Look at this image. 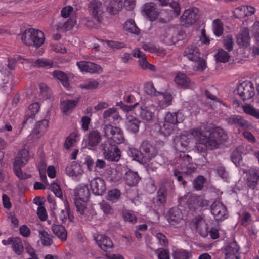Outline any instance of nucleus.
I'll list each match as a JSON object with an SVG mask.
<instances>
[{
	"label": "nucleus",
	"mask_w": 259,
	"mask_h": 259,
	"mask_svg": "<svg viewBox=\"0 0 259 259\" xmlns=\"http://www.w3.org/2000/svg\"><path fill=\"white\" fill-rule=\"evenodd\" d=\"M190 134L199 138L195 147L200 152L217 149L228 139L225 131L219 126L213 128L208 135H203L199 128L191 130Z\"/></svg>",
	"instance_id": "obj_1"
},
{
	"label": "nucleus",
	"mask_w": 259,
	"mask_h": 259,
	"mask_svg": "<svg viewBox=\"0 0 259 259\" xmlns=\"http://www.w3.org/2000/svg\"><path fill=\"white\" fill-rule=\"evenodd\" d=\"M174 163L179 165L178 167L182 171L178 169H175L173 170V176L178 181L182 182L183 187H185L187 182L184 179L183 175L190 176L195 173L196 170L195 165L192 163V158L188 154H181L176 156Z\"/></svg>",
	"instance_id": "obj_2"
},
{
	"label": "nucleus",
	"mask_w": 259,
	"mask_h": 259,
	"mask_svg": "<svg viewBox=\"0 0 259 259\" xmlns=\"http://www.w3.org/2000/svg\"><path fill=\"white\" fill-rule=\"evenodd\" d=\"M21 39L27 46L39 47L43 44L45 36L41 31L31 28L24 31L22 34Z\"/></svg>",
	"instance_id": "obj_3"
},
{
	"label": "nucleus",
	"mask_w": 259,
	"mask_h": 259,
	"mask_svg": "<svg viewBox=\"0 0 259 259\" xmlns=\"http://www.w3.org/2000/svg\"><path fill=\"white\" fill-rule=\"evenodd\" d=\"M29 160V153L26 149H22L18 151L14 158L13 169L16 175L21 179L30 177V175L23 173L21 168L26 164Z\"/></svg>",
	"instance_id": "obj_4"
},
{
	"label": "nucleus",
	"mask_w": 259,
	"mask_h": 259,
	"mask_svg": "<svg viewBox=\"0 0 259 259\" xmlns=\"http://www.w3.org/2000/svg\"><path fill=\"white\" fill-rule=\"evenodd\" d=\"M184 56L189 60L197 63L196 70L203 71L206 68V61L200 57V52L196 46L191 45L186 47L184 52Z\"/></svg>",
	"instance_id": "obj_5"
},
{
	"label": "nucleus",
	"mask_w": 259,
	"mask_h": 259,
	"mask_svg": "<svg viewBox=\"0 0 259 259\" xmlns=\"http://www.w3.org/2000/svg\"><path fill=\"white\" fill-rule=\"evenodd\" d=\"M103 132L105 137L112 140L117 144H121L125 141L121 128L118 126H113L110 123L106 124V121L103 122Z\"/></svg>",
	"instance_id": "obj_6"
},
{
	"label": "nucleus",
	"mask_w": 259,
	"mask_h": 259,
	"mask_svg": "<svg viewBox=\"0 0 259 259\" xmlns=\"http://www.w3.org/2000/svg\"><path fill=\"white\" fill-rule=\"evenodd\" d=\"M105 158L110 161L117 162L120 159L121 152L119 148L109 141L101 144Z\"/></svg>",
	"instance_id": "obj_7"
},
{
	"label": "nucleus",
	"mask_w": 259,
	"mask_h": 259,
	"mask_svg": "<svg viewBox=\"0 0 259 259\" xmlns=\"http://www.w3.org/2000/svg\"><path fill=\"white\" fill-rule=\"evenodd\" d=\"M140 155L142 156L141 162H146V160H150L154 158L157 154V151L150 141L144 140L140 147Z\"/></svg>",
	"instance_id": "obj_8"
},
{
	"label": "nucleus",
	"mask_w": 259,
	"mask_h": 259,
	"mask_svg": "<svg viewBox=\"0 0 259 259\" xmlns=\"http://www.w3.org/2000/svg\"><path fill=\"white\" fill-rule=\"evenodd\" d=\"M237 93L244 101L252 98L255 95V88L253 84L249 81L240 83L237 87Z\"/></svg>",
	"instance_id": "obj_9"
},
{
	"label": "nucleus",
	"mask_w": 259,
	"mask_h": 259,
	"mask_svg": "<svg viewBox=\"0 0 259 259\" xmlns=\"http://www.w3.org/2000/svg\"><path fill=\"white\" fill-rule=\"evenodd\" d=\"M89 8L94 20L100 23L104 12L102 3L98 0H94L90 3Z\"/></svg>",
	"instance_id": "obj_10"
},
{
	"label": "nucleus",
	"mask_w": 259,
	"mask_h": 259,
	"mask_svg": "<svg viewBox=\"0 0 259 259\" xmlns=\"http://www.w3.org/2000/svg\"><path fill=\"white\" fill-rule=\"evenodd\" d=\"M211 211L216 220L222 221L227 217L226 207L219 201H215L211 204Z\"/></svg>",
	"instance_id": "obj_11"
},
{
	"label": "nucleus",
	"mask_w": 259,
	"mask_h": 259,
	"mask_svg": "<svg viewBox=\"0 0 259 259\" xmlns=\"http://www.w3.org/2000/svg\"><path fill=\"white\" fill-rule=\"evenodd\" d=\"M190 141V138L188 135H182L180 136H176L174 139V147L175 149L182 152L181 154H185V151L187 150V147ZM181 153L177 156H179Z\"/></svg>",
	"instance_id": "obj_12"
},
{
	"label": "nucleus",
	"mask_w": 259,
	"mask_h": 259,
	"mask_svg": "<svg viewBox=\"0 0 259 259\" xmlns=\"http://www.w3.org/2000/svg\"><path fill=\"white\" fill-rule=\"evenodd\" d=\"M244 173H247V184L248 186L254 189L259 181V169L250 168L248 171L243 170Z\"/></svg>",
	"instance_id": "obj_13"
},
{
	"label": "nucleus",
	"mask_w": 259,
	"mask_h": 259,
	"mask_svg": "<svg viewBox=\"0 0 259 259\" xmlns=\"http://www.w3.org/2000/svg\"><path fill=\"white\" fill-rule=\"evenodd\" d=\"M199 10L197 8H193L185 11L181 17V20L185 24L192 25L198 18Z\"/></svg>",
	"instance_id": "obj_14"
},
{
	"label": "nucleus",
	"mask_w": 259,
	"mask_h": 259,
	"mask_svg": "<svg viewBox=\"0 0 259 259\" xmlns=\"http://www.w3.org/2000/svg\"><path fill=\"white\" fill-rule=\"evenodd\" d=\"M91 189L95 195H103L106 189L104 181L101 178L97 177L93 179L90 182Z\"/></svg>",
	"instance_id": "obj_15"
},
{
	"label": "nucleus",
	"mask_w": 259,
	"mask_h": 259,
	"mask_svg": "<svg viewBox=\"0 0 259 259\" xmlns=\"http://www.w3.org/2000/svg\"><path fill=\"white\" fill-rule=\"evenodd\" d=\"M174 81L178 87L183 89H190L194 87V83L184 73L178 72L175 77Z\"/></svg>",
	"instance_id": "obj_16"
},
{
	"label": "nucleus",
	"mask_w": 259,
	"mask_h": 259,
	"mask_svg": "<svg viewBox=\"0 0 259 259\" xmlns=\"http://www.w3.org/2000/svg\"><path fill=\"white\" fill-rule=\"evenodd\" d=\"M170 188V185L168 183H163L160 185L155 202L158 206H162L166 203L167 192Z\"/></svg>",
	"instance_id": "obj_17"
},
{
	"label": "nucleus",
	"mask_w": 259,
	"mask_h": 259,
	"mask_svg": "<svg viewBox=\"0 0 259 259\" xmlns=\"http://www.w3.org/2000/svg\"><path fill=\"white\" fill-rule=\"evenodd\" d=\"M95 239L99 247L104 251H107L113 247L114 244L112 241L107 236L99 234L95 237Z\"/></svg>",
	"instance_id": "obj_18"
},
{
	"label": "nucleus",
	"mask_w": 259,
	"mask_h": 259,
	"mask_svg": "<svg viewBox=\"0 0 259 259\" xmlns=\"http://www.w3.org/2000/svg\"><path fill=\"white\" fill-rule=\"evenodd\" d=\"M75 204L76 205L77 212L81 219L88 220L92 218V211L86 206L84 202L76 200L75 201Z\"/></svg>",
	"instance_id": "obj_19"
},
{
	"label": "nucleus",
	"mask_w": 259,
	"mask_h": 259,
	"mask_svg": "<svg viewBox=\"0 0 259 259\" xmlns=\"http://www.w3.org/2000/svg\"><path fill=\"white\" fill-rule=\"evenodd\" d=\"M77 65L81 71L91 73L99 72L101 69L100 66L91 62L81 61L78 62Z\"/></svg>",
	"instance_id": "obj_20"
},
{
	"label": "nucleus",
	"mask_w": 259,
	"mask_h": 259,
	"mask_svg": "<svg viewBox=\"0 0 259 259\" xmlns=\"http://www.w3.org/2000/svg\"><path fill=\"white\" fill-rule=\"evenodd\" d=\"M167 218L168 222L172 225H176L183 220V214L181 210L177 207H173L171 208L167 214Z\"/></svg>",
	"instance_id": "obj_21"
},
{
	"label": "nucleus",
	"mask_w": 259,
	"mask_h": 259,
	"mask_svg": "<svg viewBox=\"0 0 259 259\" xmlns=\"http://www.w3.org/2000/svg\"><path fill=\"white\" fill-rule=\"evenodd\" d=\"M140 121L133 115H127L125 121L126 128L129 132L136 134L138 132Z\"/></svg>",
	"instance_id": "obj_22"
},
{
	"label": "nucleus",
	"mask_w": 259,
	"mask_h": 259,
	"mask_svg": "<svg viewBox=\"0 0 259 259\" xmlns=\"http://www.w3.org/2000/svg\"><path fill=\"white\" fill-rule=\"evenodd\" d=\"M226 121L229 125H235L242 128H248L249 126V122L239 115H232L226 118Z\"/></svg>",
	"instance_id": "obj_23"
},
{
	"label": "nucleus",
	"mask_w": 259,
	"mask_h": 259,
	"mask_svg": "<svg viewBox=\"0 0 259 259\" xmlns=\"http://www.w3.org/2000/svg\"><path fill=\"white\" fill-rule=\"evenodd\" d=\"M143 11L150 21H154L158 16V11L153 3H147L143 7Z\"/></svg>",
	"instance_id": "obj_24"
},
{
	"label": "nucleus",
	"mask_w": 259,
	"mask_h": 259,
	"mask_svg": "<svg viewBox=\"0 0 259 259\" xmlns=\"http://www.w3.org/2000/svg\"><path fill=\"white\" fill-rule=\"evenodd\" d=\"M249 31L247 28H242L237 35V41L239 45L247 47L250 44Z\"/></svg>",
	"instance_id": "obj_25"
},
{
	"label": "nucleus",
	"mask_w": 259,
	"mask_h": 259,
	"mask_svg": "<svg viewBox=\"0 0 259 259\" xmlns=\"http://www.w3.org/2000/svg\"><path fill=\"white\" fill-rule=\"evenodd\" d=\"M155 107L153 105L142 107L141 108L140 116L143 120L150 121L155 116Z\"/></svg>",
	"instance_id": "obj_26"
},
{
	"label": "nucleus",
	"mask_w": 259,
	"mask_h": 259,
	"mask_svg": "<svg viewBox=\"0 0 259 259\" xmlns=\"http://www.w3.org/2000/svg\"><path fill=\"white\" fill-rule=\"evenodd\" d=\"M40 108L39 104L35 102L31 104L27 111L26 118L23 121V124H26L28 122H32L35 114L38 112Z\"/></svg>",
	"instance_id": "obj_27"
},
{
	"label": "nucleus",
	"mask_w": 259,
	"mask_h": 259,
	"mask_svg": "<svg viewBox=\"0 0 259 259\" xmlns=\"http://www.w3.org/2000/svg\"><path fill=\"white\" fill-rule=\"evenodd\" d=\"M90 191L87 186H83L77 189L75 192L76 200L85 202L88 201L90 196Z\"/></svg>",
	"instance_id": "obj_28"
},
{
	"label": "nucleus",
	"mask_w": 259,
	"mask_h": 259,
	"mask_svg": "<svg viewBox=\"0 0 259 259\" xmlns=\"http://www.w3.org/2000/svg\"><path fill=\"white\" fill-rule=\"evenodd\" d=\"M101 138V134L98 130H92L88 134V144L92 147L96 146L100 143Z\"/></svg>",
	"instance_id": "obj_29"
},
{
	"label": "nucleus",
	"mask_w": 259,
	"mask_h": 259,
	"mask_svg": "<svg viewBox=\"0 0 259 259\" xmlns=\"http://www.w3.org/2000/svg\"><path fill=\"white\" fill-rule=\"evenodd\" d=\"M122 6V0H110L107 7V11L111 15H115L121 10Z\"/></svg>",
	"instance_id": "obj_30"
},
{
	"label": "nucleus",
	"mask_w": 259,
	"mask_h": 259,
	"mask_svg": "<svg viewBox=\"0 0 259 259\" xmlns=\"http://www.w3.org/2000/svg\"><path fill=\"white\" fill-rule=\"evenodd\" d=\"M65 209L61 210L58 214L59 219L62 222H65L67 220L72 222L74 219L73 215L71 213L68 203L66 201L64 204Z\"/></svg>",
	"instance_id": "obj_31"
},
{
	"label": "nucleus",
	"mask_w": 259,
	"mask_h": 259,
	"mask_svg": "<svg viewBox=\"0 0 259 259\" xmlns=\"http://www.w3.org/2000/svg\"><path fill=\"white\" fill-rule=\"evenodd\" d=\"M52 230L53 233L62 241H65L66 240L67 231L63 226L54 224L52 226Z\"/></svg>",
	"instance_id": "obj_32"
},
{
	"label": "nucleus",
	"mask_w": 259,
	"mask_h": 259,
	"mask_svg": "<svg viewBox=\"0 0 259 259\" xmlns=\"http://www.w3.org/2000/svg\"><path fill=\"white\" fill-rule=\"evenodd\" d=\"M124 178L126 183L131 186H135L140 180L138 173L131 170L125 174Z\"/></svg>",
	"instance_id": "obj_33"
},
{
	"label": "nucleus",
	"mask_w": 259,
	"mask_h": 259,
	"mask_svg": "<svg viewBox=\"0 0 259 259\" xmlns=\"http://www.w3.org/2000/svg\"><path fill=\"white\" fill-rule=\"evenodd\" d=\"M66 172L70 176L76 177L81 175L83 170L80 165L75 162H73L71 165L66 167Z\"/></svg>",
	"instance_id": "obj_34"
},
{
	"label": "nucleus",
	"mask_w": 259,
	"mask_h": 259,
	"mask_svg": "<svg viewBox=\"0 0 259 259\" xmlns=\"http://www.w3.org/2000/svg\"><path fill=\"white\" fill-rule=\"evenodd\" d=\"M103 117L105 119L111 117L113 121L120 120L122 118L117 111V108L114 107L110 108L105 110L103 113Z\"/></svg>",
	"instance_id": "obj_35"
},
{
	"label": "nucleus",
	"mask_w": 259,
	"mask_h": 259,
	"mask_svg": "<svg viewBox=\"0 0 259 259\" xmlns=\"http://www.w3.org/2000/svg\"><path fill=\"white\" fill-rule=\"evenodd\" d=\"M172 255L174 259H190L191 252L183 249L173 248Z\"/></svg>",
	"instance_id": "obj_36"
},
{
	"label": "nucleus",
	"mask_w": 259,
	"mask_h": 259,
	"mask_svg": "<svg viewBox=\"0 0 259 259\" xmlns=\"http://www.w3.org/2000/svg\"><path fill=\"white\" fill-rule=\"evenodd\" d=\"M78 103L77 100H66L61 104L62 111L65 114H68L72 112Z\"/></svg>",
	"instance_id": "obj_37"
},
{
	"label": "nucleus",
	"mask_w": 259,
	"mask_h": 259,
	"mask_svg": "<svg viewBox=\"0 0 259 259\" xmlns=\"http://www.w3.org/2000/svg\"><path fill=\"white\" fill-rule=\"evenodd\" d=\"M187 199V205L189 210L194 211L198 209V196L193 195L185 196Z\"/></svg>",
	"instance_id": "obj_38"
},
{
	"label": "nucleus",
	"mask_w": 259,
	"mask_h": 259,
	"mask_svg": "<svg viewBox=\"0 0 259 259\" xmlns=\"http://www.w3.org/2000/svg\"><path fill=\"white\" fill-rule=\"evenodd\" d=\"M49 121L48 120L44 119L37 122L33 131V134L39 137V135L44 133L47 130Z\"/></svg>",
	"instance_id": "obj_39"
},
{
	"label": "nucleus",
	"mask_w": 259,
	"mask_h": 259,
	"mask_svg": "<svg viewBox=\"0 0 259 259\" xmlns=\"http://www.w3.org/2000/svg\"><path fill=\"white\" fill-rule=\"evenodd\" d=\"M39 236L41 239L43 245L50 246L53 243V236L45 230L39 231Z\"/></svg>",
	"instance_id": "obj_40"
},
{
	"label": "nucleus",
	"mask_w": 259,
	"mask_h": 259,
	"mask_svg": "<svg viewBox=\"0 0 259 259\" xmlns=\"http://www.w3.org/2000/svg\"><path fill=\"white\" fill-rule=\"evenodd\" d=\"M161 40L168 45H172L177 41V39L173 36V33L170 30L164 31L160 36Z\"/></svg>",
	"instance_id": "obj_41"
},
{
	"label": "nucleus",
	"mask_w": 259,
	"mask_h": 259,
	"mask_svg": "<svg viewBox=\"0 0 259 259\" xmlns=\"http://www.w3.org/2000/svg\"><path fill=\"white\" fill-rule=\"evenodd\" d=\"M232 161L237 167H240L242 164V158L241 152L239 148H236L232 153L231 155Z\"/></svg>",
	"instance_id": "obj_42"
},
{
	"label": "nucleus",
	"mask_w": 259,
	"mask_h": 259,
	"mask_svg": "<svg viewBox=\"0 0 259 259\" xmlns=\"http://www.w3.org/2000/svg\"><path fill=\"white\" fill-rule=\"evenodd\" d=\"M175 125L163 121L160 124V132L164 136H169L174 131Z\"/></svg>",
	"instance_id": "obj_43"
},
{
	"label": "nucleus",
	"mask_w": 259,
	"mask_h": 259,
	"mask_svg": "<svg viewBox=\"0 0 259 259\" xmlns=\"http://www.w3.org/2000/svg\"><path fill=\"white\" fill-rule=\"evenodd\" d=\"M239 247L237 244L236 242L233 241L229 243L225 249V255H234L238 256Z\"/></svg>",
	"instance_id": "obj_44"
},
{
	"label": "nucleus",
	"mask_w": 259,
	"mask_h": 259,
	"mask_svg": "<svg viewBox=\"0 0 259 259\" xmlns=\"http://www.w3.org/2000/svg\"><path fill=\"white\" fill-rule=\"evenodd\" d=\"M215 57L217 62L226 63L229 61L230 56L227 52L222 49H220L215 55Z\"/></svg>",
	"instance_id": "obj_45"
},
{
	"label": "nucleus",
	"mask_w": 259,
	"mask_h": 259,
	"mask_svg": "<svg viewBox=\"0 0 259 259\" xmlns=\"http://www.w3.org/2000/svg\"><path fill=\"white\" fill-rule=\"evenodd\" d=\"M124 27L126 30L132 33L135 34H139L140 33V30L136 26L133 20L130 19L127 21L124 24Z\"/></svg>",
	"instance_id": "obj_46"
},
{
	"label": "nucleus",
	"mask_w": 259,
	"mask_h": 259,
	"mask_svg": "<svg viewBox=\"0 0 259 259\" xmlns=\"http://www.w3.org/2000/svg\"><path fill=\"white\" fill-rule=\"evenodd\" d=\"M181 115L179 112L175 113H167L164 118V121L175 125L180 121L178 119L179 115Z\"/></svg>",
	"instance_id": "obj_47"
},
{
	"label": "nucleus",
	"mask_w": 259,
	"mask_h": 259,
	"mask_svg": "<svg viewBox=\"0 0 259 259\" xmlns=\"http://www.w3.org/2000/svg\"><path fill=\"white\" fill-rule=\"evenodd\" d=\"M54 76L59 80L62 83V85L65 87L69 86V80L66 74L61 71H54Z\"/></svg>",
	"instance_id": "obj_48"
},
{
	"label": "nucleus",
	"mask_w": 259,
	"mask_h": 259,
	"mask_svg": "<svg viewBox=\"0 0 259 259\" xmlns=\"http://www.w3.org/2000/svg\"><path fill=\"white\" fill-rule=\"evenodd\" d=\"M145 91L147 94L151 96H158L163 95V92L156 91L152 82H148L145 84Z\"/></svg>",
	"instance_id": "obj_49"
},
{
	"label": "nucleus",
	"mask_w": 259,
	"mask_h": 259,
	"mask_svg": "<svg viewBox=\"0 0 259 259\" xmlns=\"http://www.w3.org/2000/svg\"><path fill=\"white\" fill-rule=\"evenodd\" d=\"M12 249L14 252L18 255H20L23 253L24 247L20 238H16V240L13 244Z\"/></svg>",
	"instance_id": "obj_50"
},
{
	"label": "nucleus",
	"mask_w": 259,
	"mask_h": 259,
	"mask_svg": "<svg viewBox=\"0 0 259 259\" xmlns=\"http://www.w3.org/2000/svg\"><path fill=\"white\" fill-rule=\"evenodd\" d=\"M243 109L245 113L259 119V109H256L250 104L243 106Z\"/></svg>",
	"instance_id": "obj_51"
},
{
	"label": "nucleus",
	"mask_w": 259,
	"mask_h": 259,
	"mask_svg": "<svg viewBox=\"0 0 259 259\" xmlns=\"http://www.w3.org/2000/svg\"><path fill=\"white\" fill-rule=\"evenodd\" d=\"M213 30L217 36H220L223 33V25L219 19L215 20L213 22Z\"/></svg>",
	"instance_id": "obj_52"
},
{
	"label": "nucleus",
	"mask_w": 259,
	"mask_h": 259,
	"mask_svg": "<svg viewBox=\"0 0 259 259\" xmlns=\"http://www.w3.org/2000/svg\"><path fill=\"white\" fill-rule=\"evenodd\" d=\"M120 192L116 189L109 191L106 196L107 199L112 202H116L120 197Z\"/></svg>",
	"instance_id": "obj_53"
},
{
	"label": "nucleus",
	"mask_w": 259,
	"mask_h": 259,
	"mask_svg": "<svg viewBox=\"0 0 259 259\" xmlns=\"http://www.w3.org/2000/svg\"><path fill=\"white\" fill-rule=\"evenodd\" d=\"M37 198H35L34 199V201H35V203L38 205V209H37V215L39 217V218L41 221H45L46 220L47 215L46 209L45 207L42 206V204L41 202H37Z\"/></svg>",
	"instance_id": "obj_54"
},
{
	"label": "nucleus",
	"mask_w": 259,
	"mask_h": 259,
	"mask_svg": "<svg viewBox=\"0 0 259 259\" xmlns=\"http://www.w3.org/2000/svg\"><path fill=\"white\" fill-rule=\"evenodd\" d=\"M99 83L95 80H89L79 85V87L82 89L93 90L96 89Z\"/></svg>",
	"instance_id": "obj_55"
},
{
	"label": "nucleus",
	"mask_w": 259,
	"mask_h": 259,
	"mask_svg": "<svg viewBox=\"0 0 259 259\" xmlns=\"http://www.w3.org/2000/svg\"><path fill=\"white\" fill-rule=\"evenodd\" d=\"M77 135L75 133H71L66 139L64 143V147L66 149H69L76 142Z\"/></svg>",
	"instance_id": "obj_56"
},
{
	"label": "nucleus",
	"mask_w": 259,
	"mask_h": 259,
	"mask_svg": "<svg viewBox=\"0 0 259 259\" xmlns=\"http://www.w3.org/2000/svg\"><path fill=\"white\" fill-rule=\"evenodd\" d=\"M140 97L138 93L135 92L133 94L125 96V101L129 103H136V106L139 104V98Z\"/></svg>",
	"instance_id": "obj_57"
},
{
	"label": "nucleus",
	"mask_w": 259,
	"mask_h": 259,
	"mask_svg": "<svg viewBox=\"0 0 259 259\" xmlns=\"http://www.w3.org/2000/svg\"><path fill=\"white\" fill-rule=\"evenodd\" d=\"M224 47L228 51H231L233 50V40L232 35H227L224 38Z\"/></svg>",
	"instance_id": "obj_58"
},
{
	"label": "nucleus",
	"mask_w": 259,
	"mask_h": 259,
	"mask_svg": "<svg viewBox=\"0 0 259 259\" xmlns=\"http://www.w3.org/2000/svg\"><path fill=\"white\" fill-rule=\"evenodd\" d=\"M237 10H240L244 12V14L245 16H250L254 13L255 9L251 6H241L238 7Z\"/></svg>",
	"instance_id": "obj_59"
},
{
	"label": "nucleus",
	"mask_w": 259,
	"mask_h": 259,
	"mask_svg": "<svg viewBox=\"0 0 259 259\" xmlns=\"http://www.w3.org/2000/svg\"><path fill=\"white\" fill-rule=\"evenodd\" d=\"M158 259H170L169 251L168 249L160 248L156 251Z\"/></svg>",
	"instance_id": "obj_60"
},
{
	"label": "nucleus",
	"mask_w": 259,
	"mask_h": 259,
	"mask_svg": "<svg viewBox=\"0 0 259 259\" xmlns=\"http://www.w3.org/2000/svg\"><path fill=\"white\" fill-rule=\"evenodd\" d=\"M205 182V178L202 176H198L194 181L193 185L197 190H200L202 189Z\"/></svg>",
	"instance_id": "obj_61"
},
{
	"label": "nucleus",
	"mask_w": 259,
	"mask_h": 259,
	"mask_svg": "<svg viewBox=\"0 0 259 259\" xmlns=\"http://www.w3.org/2000/svg\"><path fill=\"white\" fill-rule=\"evenodd\" d=\"M39 89L41 95L42 96L43 99H48L51 96V92L50 89L44 83L39 84Z\"/></svg>",
	"instance_id": "obj_62"
},
{
	"label": "nucleus",
	"mask_w": 259,
	"mask_h": 259,
	"mask_svg": "<svg viewBox=\"0 0 259 259\" xmlns=\"http://www.w3.org/2000/svg\"><path fill=\"white\" fill-rule=\"evenodd\" d=\"M34 66L36 67H47L51 68L53 65V63L48 60L43 59H38L34 62Z\"/></svg>",
	"instance_id": "obj_63"
},
{
	"label": "nucleus",
	"mask_w": 259,
	"mask_h": 259,
	"mask_svg": "<svg viewBox=\"0 0 259 259\" xmlns=\"http://www.w3.org/2000/svg\"><path fill=\"white\" fill-rule=\"evenodd\" d=\"M156 237L161 246L163 247H167L168 246V239L164 234L161 233H157Z\"/></svg>",
	"instance_id": "obj_64"
}]
</instances>
